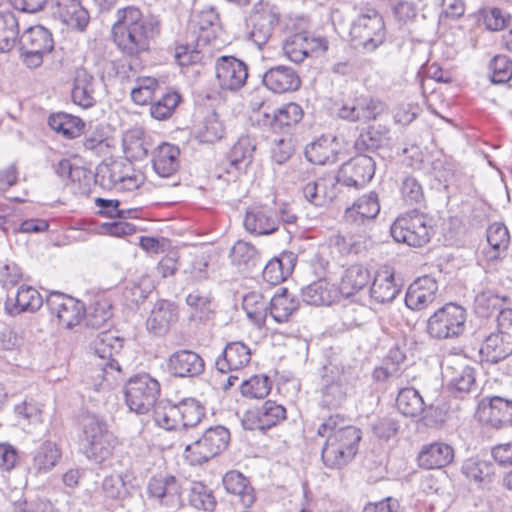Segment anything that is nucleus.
<instances>
[{
    "mask_svg": "<svg viewBox=\"0 0 512 512\" xmlns=\"http://www.w3.org/2000/svg\"><path fill=\"white\" fill-rule=\"evenodd\" d=\"M286 419V409L268 400L262 406L247 411L242 418L246 430H267Z\"/></svg>",
    "mask_w": 512,
    "mask_h": 512,
    "instance_id": "a211bd4d",
    "label": "nucleus"
},
{
    "mask_svg": "<svg viewBox=\"0 0 512 512\" xmlns=\"http://www.w3.org/2000/svg\"><path fill=\"white\" fill-rule=\"evenodd\" d=\"M180 99V95L176 92L166 93L151 105V116L157 120L169 118L179 104Z\"/></svg>",
    "mask_w": 512,
    "mask_h": 512,
    "instance_id": "680f3d73",
    "label": "nucleus"
},
{
    "mask_svg": "<svg viewBox=\"0 0 512 512\" xmlns=\"http://www.w3.org/2000/svg\"><path fill=\"white\" fill-rule=\"evenodd\" d=\"M370 281L369 270L359 264L348 267L341 277L339 291L342 295L350 297L362 290Z\"/></svg>",
    "mask_w": 512,
    "mask_h": 512,
    "instance_id": "ea45409f",
    "label": "nucleus"
},
{
    "mask_svg": "<svg viewBox=\"0 0 512 512\" xmlns=\"http://www.w3.org/2000/svg\"><path fill=\"white\" fill-rule=\"evenodd\" d=\"M477 419L494 428L512 425V400L500 396L483 398L476 410Z\"/></svg>",
    "mask_w": 512,
    "mask_h": 512,
    "instance_id": "dca6fc26",
    "label": "nucleus"
},
{
    "mask_svg": "<svg viewBox=\"0 0 512 512\" xmlns=\"http://www.w3.org/2000/svg\"><path fill=\"white\" fill-rule=\"evenodd\" d=\"M216 80L222 90L236 92L248 79L247 64L234 56H221L215 63Z\"/></svg>",
    "mask_w": 512,
    "mask_h": 512,
    "instance_id": "f8f14e48",
    "label": "nucleus"
},
{
    "mask_svg": "<svg viewBox=\"0 0 512 512\" xmlns=\"http://www.w3.org/2000/svg\"><path fill=\"white\" fill-rule=\"evenodd\" d=\"M383 110L384 105L379 99L361 94L342 101L337 115L349 122L366 123L375 120Z\"/></svg>",
    "mask_w": 512,
    "mask_h": 512,
    "instance_id": "9b49d317",
    "label": "nucleus"
},
{
    "mask_svg": "<svg viewBox=\"0 0 512 512\" xmlns=\"http://www.w3.org/2000/svg\"><path fill=\"white\" fill-rule=\"evenodd\" d=\"M19 34L18 21L12 12H0V52L10 51Z\"/></svg>",
    "mask_w": 512,
    "mask_h": 512,
    "instance_id": "864d4df0",
    "label": "nucleus"
},
{
    "mask_svg": "<svg viewBox=\"0 0 512 512\" xmlns=\"http://www.w3.org/2000/svg\"><path fill=\"white\" fill-rule=\"evenodd\" d=\"M181 426L195 427L205 416V407L195 398H185L177 403Z\"/></svg>",
    "mask_w": 512,
    "mask_h": 512,
    "instance_id": "8fccbe9b",
    "label": "nucleus"
},
{
    "mask_svg": "<svg viewBox=\"0 0 512 512\" xmlns=\"http://www.w3.org/2000/svg\"><path fill=\"white\" fill-rule=\"evenodd\" d=\"M350 36L356 48L372 52L385 41V24L380 13L371 6L362 7L352 21Z\"/></svg>",
    "mask_w": 512,
    "mask_h": 512,
    "instance_id": "20e7f679",
    "label": "nucleus"
},
{
    "mask_svg": "<svg viewBox=\"0 0 512 512\" xmlns=\"http://www.w3.org/2000/svg\"><path fill=\"white\" fill-rule=\"evenodd\" d=\"M225 490L238 497L244 508H249L255 502V493L248 479L238 471H229L223 477Z\"/></svg>",
    "mask_w": 512,
    "mask_h": 512,
    "instance_id": "c9c22d12",
    "label": "nucleus"
},
{
    "mask_svg": "<svg viewBox=\"0 0 512 512\" xmlns=\"http://www.w3.org/2000/svg\"><path fill=\"white\" fill-rule=\"evenodd\" d=\"M168 369L176 377H196L205 370L203 358L192 350H179L168 358Z\"/></svg>",
    "mask_w": 512,
    "mask_h": 512,
    "instance_id": "4be33fe9",
    "label": "nucleus"
},
{
    "mask_svg": "<svg viewBox=\"0 0 512 512\" xmlns=\"http://www.w3.org/2000/svg\"><path fill=\"white\" fill-rule=\"evenodd\" d=\"M255 150L256 142L252 137L248 135L239 137L228 154L227 173L238 177L252 163Z\"/></svg>",
    "mask_w": 512,
    "mask_h": 512,
    "instance_id": "a878e982",
    "label": "nucleus"
},
{
    "mask_svg": "<svg viewBox=\"0 0 512 512\" xmlns=\"http://www.w3.org/2000/svg\"><path fill=\"white\" fill-rule=\"evenodd\" d=\"M438 284L435 279L424 276L416 279L405 296L406 306L414 311L426 309L436 299Z\"/></svg>",
    "mask_w": 512,
    "mask_h": 512,
    "instance_id": "412c9836",
    "label": "nucleus"
},
{
    "mask_svg": "<svg viewBox=\"0 0 512 512\" xmlns=\"http://www.w3.org/2000/svg\"><path fill=\"white\" fill-rule=\"evenodd\" d=\"M262 83L271 92L283 94L298 90L301 79L292 67L277 65L269 68L264 73Z\"/></svg>",
    "mask_w": 512,
    "mask_h": 512,
    "instance_id": "aec40b11",
    "label": "nucleus"
},
{
    "mask_svg": "<svg viewBox=\"0 0 512 512\" xmlns=\"http://www.w3.org/2000/svg\"><path fill=\"white\" fill-rule=\"evenodd\" d=\"M362 373L357 366L329 362L321 375V402L328 408H339L362 386Z\"/></svg>",
    "mask_w": 512,
    "mask_h": 512,
    "instance_id": "f03ea898",
    "label": "nucleus"
},
{
    "mask_svg": "<svg viewBox=\"0 0 512 512\" xmlns=\"http://www.w3.org/2000/svg\"><path fill=\"white\" fill-rule=\"evenodd\" d=\"M476 314L489 317L501 308V299L490 291L479 293L474 302Z\"/></svg>",
    "mask_w": 512,
    "mask_h": 512,
    "instance_id": "338daca9",
    "label": "nucleus"
},
{
    "mask_svg": "<svg viewBox=\"0 0 512 512\" xmlns=\"http://www.w3.org/2000/svg\"><path fill=\"white\" fill-rule=\"evenodd\" d=\"M295 263L296 256L292 252L271 259L263 269L264 280L272 285L281 283L292 273Z\"/></svg>",
    "mask_w": 512,
    "mask_h": 512,
    "instance_id": "4c0bfd02",
    "label": "nucleus"
},
{
    "mask_svg": "<svg viewBox=\"0 0 512 512\" xmlns=\"http://www.w3.org/2000/svg\"><path fill=\"white\" fill-rule=\"evenodd\" d=\"M400 292L394 274L388 268L376 272L370 287L371 299L379 304L392 302Z\"/></svg>",
    "mask_w": 512,
    "mask_h": 512,
    "instance_id": "c756f323",
    "label": "nucleus"
},
{
    "mask_svg": "<svg viewBox=\"0 0 512 512\" xmlns=\"http://www.w3.org/2000/svg\"><path fill=\"white\" fill-rule=\"evenodd\" d=\"M102 492L106 498L122 500L129 495L128 487L120 474L106 476L102 482Z\"/></svg>",
    "mask_w": 512,
    "mask_h": 512,
    "instance_id": "69168bd1",
    "label": "nucleus"
},
{
    "mask_svg": "<svg viewBox=\"0 0 512 512\" xmlns=\"http://www.w3.org/2000/svg\"><path fill=\"white\" fill-rule=\"evenodd\" d=\"M479 352L485 361L498 363L512 354V343L493 331L483 338Z\"/></svg>",
    "mask_w": 512,
    "mask_h": 512,
    "instance_id": "f704fd0d",
    "label": "nucleus"
},
{
    "mask_svg": "<svg viewBox=\"0 0 512 512\" xmlns=\"http://www.w3.org/2000/svg\"><path fill=\"white\" fill-rule=\"evenodd\" d=\"M223 134L224 126L215 112L206 116L202 126L197 131V137L203 143H214L220 140Z\"/></svg>",
    "mask_w": 512,
    "mask_h": 512,
    "instance_id": "6e6d98bb",
    "label": "nucleus"
},
{
    "mask_svg": "<svg viewBox=\"0 0 512 512\" xmlns=\"http://www.w3.org/2000/svg\"><path fill=\"white\" fill-rule=\"evenodd\" d=\"M282 49L290 61L300 63L310 53L326 51L328 41L323 37L313 36L307 31H302L288 36L283 42Z\"/></svg>",
    "mask_w": 512,
    "mask_h": 512,
    "instance_id": "f3484780",
    "label": "nucleus"
},
{
    "mask_svg": "<svg viewBox=\"0 0 512 512\" xmlns=\"http://www.w3.org/2000/svg\"><path fill=\"white\" fill-rule=\"evenodd\" d=\"M180 150L177 146L163 143L157 147L153 155V169L162 178H169L179 168Z\"/></svg>",
    "mask_w": 512,
    "mask_h": 512,
    "instance_id": "72a5a7b5",
    "label": "nucleus"
},
{
    "mask_svg": "<svg viewBox=\"0 0 512 512\" xmlns=\"http://www.w3.org/2000/svg\"><path fill=\"white\" fill-rule=\"evenodd\" d=\"M276 213L268 206H254L247 210L244 218L245 229L254 235H270L278 230Z\"/></svg>",
    "mask_w": 512,
    "mask_h": 512,
    "instance_id": "5701e85b",
    "label": "nucleus"
},
{
    "mask_svg": "<svg viewBox=\"0 0 512 512\" xmlns=\"http://www.w3.org/2000/svg\"><path fill=\"white\" fill-rule=\"evenodd\" d=\"M487 241L490 250L486 252L489 260L494 261L502 258L510 243L508 228L503 223L495 222L487 229Z\"/></svg>",
    "mask_w": 512,
    "mask_h": 512,
    "instance_id": "79ce46f5",
    "label": "nucleus"
},
{
    "mask_svg": "<svg viewBox=\"0 0 512 512\" xmlns=\"http://www.w3.org/2000/svg\"><path fill=\"white\" fill-rule=\"evenodd\" d=\"M271 389V383L265 375H255L244 381L241 385V393L245 397L264 398Z\"/></svg>",
    "mask_w": 512,
    "mask_h": 512,
    "instance_id": "e2e57ef3",
    "label": "nucleus"
},
{
    "mask_svg": "<svg viewBox=\"0 0 512 512\" xmlns=\"http://www.w3.org/2000/svg\"><path fill=\"white\" fill-rule=\"evenodd\" d=\"M462 471L468 479L484 482L491 474V467L485 461L468 460L464 463Z\"/></svg>",
    "mask_w": 512,
    "mask_h": 512,
    "instance_id": "774afa93",
    "label": "nucleus"
},
{
    "mask_svg": "<svg viewBox=\"0 0 512 512\" xmlns=\"http://www.w3.org/2000/svg\"><path fill=\"white\" fill-rule=\"evenodd\" d=\"M396 242L410 247H422L430 241L432 227L424 214L416 211L398 216L390 228Z\"/></svg>",
    "mask_w": 512,
    "mask_h": 512,
    "instance_id": "6e6552de",
    "label": "nucleus"
},
{
    "mask_svg": "<svg viewBox=\"0 0 512 512\" xmlns=\"http://www.w3.org/2000/svg\"><path fill=\"white\" fill-rule=\"evenodd\" d=\"M467 312L455 303L437 309L427 320L426 331L436 340L454 339L465 331Z\"/></svg>",
    "mask_w": 512,
    "mask_h": 512,
    "instance_id": "0eeeda50",
    "label": "nucleus"
},
{
    "mask_svg": "<svg viewBox=\"0 0 512 512\" xmlns=\"http://www.w3.org/2000/svg\"><path fill=\"white\" fill-rule=\"evenodd\" d=\"M122 348V340L110 332L101 333L95 342V354L103 360V371L107 374L108 370L121 371L119 362L114 358Z\"/></svg>",
    "mask_w": 512,
    "mask_h": 512,
    "instance_id": "cd10ccee",
    "label": "nucleus"
},
{
    "mask_svg": "<svg viewBox=\"0 0 512 512\" xmlns=\"http://www.w3.org/2000/svg\"><path fill=\"white\" fill-rule=\"evenodd\" d=\"M125 403L136 414H147L160 396L159 382L147 373L132 376L123 388Z\"/></svg>",
    "mask_w": 512,
    "mask_h": 512,
    "instance_id": "423d86ee",
    "label": "nucleus"
},
{
    "mask_svg": "<svg viewBox=\"0 0 512 512\" xmlns=\"http://www.w3.org/2000/svg\"><path fill=\"white\" fill-rule=\"evenodd\" d=\"M181 484L173 475H155L147 485V494L158 505L170 510L178 509L181 505Z\"/></svg>",
    "mask_w": 512,
    "mask_h": 512,
    "instance_id": "4468645a",
    "label": "nucleus"
},
{
    "mask_svg": "<svg viewBox=\"0 0 512 512\" xmlns=\"http://www.w3.org/2000/svg\"><path fill=\"white\" fill-rule=\"evenodd\" d=\"M401 199L408 206L421 205L424 202V190L414 176H406L400 185Z\"/></svg>",
    "mask_w": 512,
    "mask_h": 512,
    "instance_id": "13d9d810",
    "label": "nucleus"
},
{
    "mask_svg": "<svg viewBox=\"0 0 512 512\" xmlns=\"http://www.w3.org/2000/svg\"><path fill=\"white\" fill-rule=\"evenodd\" d=\"M489 71L492 83H506L512 78V61L508 56L497 55L490 61Z\"/></svg>",
    "mask_w": 512,
    "mask_h": 512,
    "instance_id": "052dcab7",
    "label": "nucleus"
},
{
    "mask_svg": "<svg viewBox=\"0 0 512 512\" xmlns=\"http://www.w3.org/2000/svg\"><path fill=\"white\" fill-rule=\"evenodd\" d=\"M361 440V432L354 426L340 428L329 434L321 457L328 468H340L353 459Z\"/></svg>",
    "mask_w": 512,
    "mask_h": 512,
    "instance_id": "39448f33",
    "label": "nucleus"
},
{
    "mask_svg": "<svg viewBox=\"0 0 512 512\" xmlns=\"http://www.w3.org/2000/svg\"><path fill=\"white\" fill-rule=\"evenodd\" d=\"M54 47L52 33L41 25L27 28L18 39V49L24 64L37 68L43 63L45 55Z\"/></svg>",
    "mask_w": 512,
    "mask_h": 512,
    "instance_id": "1a4fd4ad",
    "label": "nucleus"
},
{
    "mask_svg": "<svg viewBox=\"0 0 512 512\" xmlns=\"http://www.w3.org/2000/svg\"><path fill=\"white\" fill-rule=\"evenodd\" d=\"M130 165L121 162L100 165L96 177L104 187L116 189L126 171H130Z\"/></svg>",
    "mask_w": 512,
    "mask_h": 512,
    "instance_id": "5fc2aeb1",
    "label": "nucleus"
},
{
    "mask_svg": "<svg viewBox=\"0 0 512 512\" xmlns=\"http://www.w3.org/2000/svg\"><path fill=\"white\" fill-rule=\"evenodd\" d=\"M79 439L83 454L97 464L109 459L119 444L107 421L96 414L82 416Z\"/></svg>",
    "mask_w": 512,
    "mask_h": 512,
    "instance_id": "7ed1b4c3",
    "label": "nucleus"
},
{
    "mask_svg": "<svg viewBox=\"0 0 512 512\" xmlns=\"http://www.w3.org/2000/svg\"><path fill=\"white\" fill-rule=\"evenodd\" d=\"M112 317L111 305L107 300H99L92 304L86 314L87 325L102 328Z\"/></svg>",
    "mask_w": 512,
    "mask_h": 512,
    "instance_id": "0e129e2a",
    "label": "nucleus"
},
{
    "mask_svg": "<svg viewBox=\"0 0 512 512\" xmlns=\"http://www.w3.org/2000/svg\"><path fill=\"white\" fill-rule=\"evenodd\" d=\"M153 408V419L157 426L166 430H173L181 426L177 404L160 401Z\"/></svg>",
    "mask_w": 512,
    "mask_h": 512,
    "instance_id": "3c124183",
    "label": "nucleus"
},
{
    "mask_svg": "<svg viewBox=\"0 0 512 512\" xmlns=\"http://www.w3.org/2000/svg\"><path fill=\"white\" fill-rule=\"evenodd\" d=\"M444 377L449 378L447 386L455 396L468 393L475 386V371L469 366H464L460 369L447 367Z\"/></svg>",
    "mask_w": 512,
    "mask_h": 512,
    "instance_id": "a19ab883",
    "label": "nucleus"
},
{
    "mask_svg": "<svg viewBox=\"0 0 512 512\" xmlns=\"http://www.w3.org/2000/svg\"><path fill=\"white\" fill-rule=\"evenodd\" d=\"M250 360V348L241 341H233L227 343L222 353L216 358L215 367L221 373H228L246 367Z\"/></svg>",
    "mask_w": 512,
    "mask_h": 512,
    "instance_id": "b1692460",
    "label": "nucleus"
},
{
    "mask_svg": "<svg viewBox=\"0 0 512 512\" xmlns=\"http://www.w3.org/2000/svg\"><path fill=\"white\" fill-rule=\"evenodd\" d=\"M252 29L249 39L261 49L270 39L274 26L278 23V17L270 10L257 11L251 15Z\"/></svg>",
    "mask_w": 512,
    "mask_h": 512,
    "instance_id": "473e14b6",
    "label": "nucleus"
},
{
    "mask_svg": "<svg viewBox=\"0 0 512 512\" xmlns=\"http://www.w3.org/2000/svg\"><path fill=\"white\" fill-rule=\"evenodd\" d=\"M117 21L112 26L115 45L125 55L138 56L150 48L151 40L160 33L157 16H145L135 6L117 10Z\"/></svg>",
    "mask_w": 512,
    "mask_h": 512,
    "instance_id": "f257e3e1",
    "label": "nucleus"
},
{
    "mask_svg": "<svg viewBox=\"0 0 512 512\" xmlns=\"http://www.w3.org/2000/svg\"><path fill=\"white\" fill-rule=\"evenodd\" d=\"M46 305L61 325L72 328L79 324L85 315L84 304L75 298L58 291H51L46 298Z\"/></svg>",
    "mask_w": 512,
    "mask_h": 512,
    "instance_id": "ddd939ff",
    "label": "nucleus"
},
{
    "mask_svg": "<svg viewBox=\"0 0 512 512\" xmlns=\"http://www.w3.org/2000/svg\"><path fill=\"white\" fill-rule=\"evenodd\" d=\"M230 440V432L221 425L205 430L202 437L185 448V457L191 465H201L224 451Z\"/></svg>",
    "mask_w": 512,
    "mask_h": 512,
    "instance_id": "9d476101",
    "label": "nucleus"
},
{
    "mask_svg": "<svg viewBox=\"0 0 512 512\" xmlns=\"http://www.w3.org/2000/svg\"><path fill=\"white\" fill-rule=\"evenodd\" d=\"M305 157L313 164H333L337 160V153L333 141L328 137H320L305 148Z\"/></svg>",
    "mask_w": 512,
    "mask_h": 512,
    "instance_id": "c03bdc74",
    "label": "nucleus"
},
{
    "mask_svg": "<svg viewBox=\"0 0 512 512\" xmlns=\"http://www.w3.org/2000/svg\"><path fill=\"white\" fill-rule=\"evenodd\" d=\"M178 320V311L174 303L158 300L146 320L147 330L156 335H165Z\"/></svg>",
    "mask_w": 512,
    "mask_h": 512,
    "instance_id": "393cba45",
    "label": "nucleus"
},
{
    "mask_svg": "<svg viewBox=\"0 0 512 512\" xmlns=\"http://www.w3.org/2000/svg\"><path fill=\"white\" fill-rule=\"evenodd\" d=\"M269 314L277 323H284L299 308L298 298L286 288L269 300Z\"/></svg>",
    "mask_w": 512,
    "mask_h": 512,
    "instance_id": "58836bf2",
    "label": "nucleus"
},
{
    "mask_svg": "<svg viewBox=\"0 0 512 512\" xmlns=\"http://www.w3.org/2000/svg\"><path fill=\"white\" fill-rule=\"evenodd\" d=\"M123 149L127 159L143 160L148 155V143L140 129L126 132L123 136Z\"/></svg>",
    "mask_w": 512,
    "mask_h": 512,
    "instance_id": "09e8293b",
    "label": "nucleus"
},
{
    "mask_svg": "<svg viewBox=\"0 0 512 512\" xmlns=\"http://www.w3.org/2000/svg\"><path fill=\"white\" fill-rule=\"evenodd\" d=\"M335 288L326 279H319L302 289L301 295L309 305H330L334 301Z\"/></svg>",
    "mask_w": 512,
    "mask_h": 512,
    "instance_id": "37998d69",
    "label": "nucleus"
},
{
    "mask_svg": "<svg viewBox=\"0 0 512 512\" xmlns=\"http://www.w3.org/2000/svg\"><path fill=\"white\" fill-rule=\"evenodd\" d=\"M380 212V204L376 192H369L357 199L345 211L344 218L347 223L362 225L373 220Z\"/></svg>",
    "mask_w": 512,
    "mask_h": 512,
    "instance_id": "bb28decb",
    "label": "nucleus"
},
{
    "mask_svg": "<svg viewBox=\"0 0 512 512\" xmlns=\"http://www.w3.org/2000/svg\"><path fill=\"white\" fill-rule=\"evenodd\" d=\"M96 80L85 68L76 70L72 89L73 102L82 107L90 108L95 105Z\"/></svg>",
    "mask_w": 512,
    "mask_h": 512,
    "instance_id": "2f4dec72",
    "label": "nucleus"
},
{
    "mask_svg": "<svg viewBox=\"0 0 512 512\" xmlns=\"http://www.w3.org/2000/svg\"><path fill=\"white\" fill-rule=\"evenodd\" d=\"M43 304L40 293L31 286L22 285L15 296H9L5 302V309L10 315L22 312H34Z\"/></svg>",
    "mask_w": 512,
    "mask_h": 512,
    "instance_id": "7c9ffc66",
    "label": "nucleus"
},
{
    "mask_svg": "<svg viewBox=\"0 0 512 512\" xmlns=\"http://www.w3.org/2000/svg\"><path fill=\"white\" fill-rule=\"evenodd\" d=\"M269 301L258 292H251L244 296L242 306L249 319L259 327L265 323L268 314Z\"/></svg>",
    "mask_w": 512,
    "mask_h": 512,
    "instance_id": "de8ad7c7",
    "label": "nucleus"
},
{
    "mask_svg": "<svg viewBox=\"0 0 512 512\" xmlns=\"http://www.w3.org/2000/svg\"><path fill=\"white\" fill-rule=\"evenodd\" d=\"M48 125L52 130L62 134L67 139L79 137L85 126L79 117L62 112L52 114L48 118Z\"/></svg>",
    "mask_w": 512,
    "mask_h": 512,
    "instance_id": "a18cd8bd",
    "label": "nucleus"
},
{
    "mask_svg": "<svg viewBox=\"0 0 512 512\" xmlns=\"http://www.w3.org/2000/svg\"><path fill=\"white\" fill-rule=\"evenodd\" d=\"M372 316L370 308L363 304L350 302L341 311V319L347 327L361 326Z\"/></svg>",
    "mask_w": 512,
    "mask_h": 512,
    "instance_id": "4d7b16f0",
    "label": "nucleus"
},
{
    "mask_svg": "<svg viewBox=\"0 0 512 512\" xmlns=\"http://www.w3.org/2000/svg\"><path fill=\"white\" fill-rule=\"evenodd\" d=\"M51 13L72 30L84 32L90 22V14L81 0H52Z\"/></svg>",
    "mask_w": 512,
    "mask_h": 512,
    "instance_id": "6ab92c4d",
    "label": "nucleus"
},
{
    "mask_svg": "<svg viewBox=\"0 0 512 512\" xmlns=\"http://www.w3.org/2000/svg\"><path fill=\"white\" fill-rule=\"evenodd\" d=\"M61 458V450L58 446L51 442H43L33 454L32 467L37 474L47 473Z\"/></svg>",
    "mask_w": 512,
    "mask_h": 512,
    "instance_id": "49530a36",
    "label": "nucleus"
},
{
    "mask_svg": "<svg viewBox=\"0 0 512 512\" xmlns=\"http://www.w3.org/2000/svg\"><path fill=\"white\" fill-rule=\"evenodd\" d=\"M375 161L366 154H358L340 167L337 181L349 187H363L375 174Z\"/></svg>",
    "mask_w": 512,
    "mask_h": 512,
    "instance_id": "2eb2a0df",
    "label": "nucleus"
},
{
    "mask_svg": "<svg viewBox=\"0 0 512 512\" xmlns=\"http://www.w3.org/2000/svg\"><path fill=\"white\" fill-rule=\"evenodd\" d=\"M303 110L297 103L290 102L273 111L272 115L264 113L265 123L274 131H283L298 124L303 118Z\"/></svg>",
    "mask_w": 512,
    "mask_h": 512,
    "instance_id": "e433bc0d",
    "label": "nucleus"
},
{
    "mask_svg": "<svg viewBox=\"0 0 512 512\" xmlns=\"http://www.w3.org/2000/svg\"><path fill=\"white\" fill-rule=\"evenodd\" d=\"M453 458L452 446L444 442H434L422 447L418 455V463L425 469H439L450 464Z\"/></svg>",
    "mask_w": 512,
    "mask_h": 512,
    "instance_id": "c85d7f7f",
    "label": "nucleus"
},
{
    "mask_svg": "<svg viewBox=\"0 0 512 512\" xmlns=\"http://www.w3.org/2000/svg\"><path fill=\"white\" fill-rule=\"evenodd\" d=\"M189 501L192 506L205 511H212L216 500L210 489L201 482H194L190 487Z\"/></svg>",
    "mask_w": 512,
    "mask_h": 512,
    "instance_id": "bf43d9fd",
    "label": "nucleus"
},
{
    "mask_svg": "<svg viewBox=\"0 0 512 512\" xmlns=\"http://www.w3.org/2000/svg\"><path fill=\"white\" fill-rule=\"evenodd\" d=\"M396 405L398 410L405 416L416 417L424 410V401L419 392L414 388L400 390Z\"/></svg>",
    "mask_w": 512,
    "mask_h": 512,
    "instance_id": "603ef678",
    "label": "nucleus"
}]
</instances>
